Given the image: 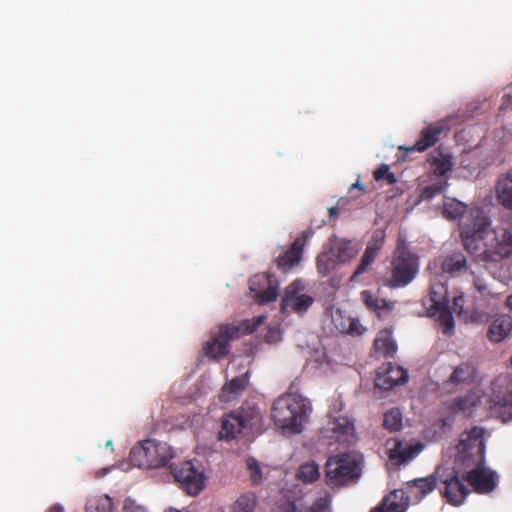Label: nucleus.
Here are the masks:
<instances>
[{
    "instance_id": "8",
    "label": "nucleus",
    "mask_w": 512,
    "mask_h": 512,
    "mask_svg": "<svg viewBox=\"0 0 512 512\" xmlns=\"http://www.w3.org/2000/svg\"><path fill=\"white\" fill-rule=\"evenodd\" d=\"M485 429L474 426L461 433L456 446L460 461L466 466L483 465L485 462Z\"/></svg>"
},
{
    "instance_id": "11",
    "label": "nucleus",
    "mask_w": 512,
    "mask_h": 512,
    "mask_svg": "<svg viewBox=\"0 0 512 512\" xmlns=\"http://www.w3.org/2000/svg\"><path fill=\"white\" fill-rule=\"evenodd\" d=\"M172 474L179 487L188 495L196 496L205 487V475L191 461L172 467Z\"/></svg>"
},
{
    "instance_id": "30",
    "label": "nucleus",
    "mask_w": 512,
    "mask_h": 512,
    "mask_svg": "<svg viewBox=\"0 0 512 512\" xmlns=\"http://www.w3.org/2000/svg\"><path fill=\"white\" fill-rule=\"evenodd\" d=\"M374 349L385 357H393L397 351V345L392 338V333L388 329L381 330L375 340Z\"/></svg>"
},
{
    "instance_id": "40",
    "label": "nucleus",
    "mask_w": 512,
    "mask_h": 512,
    "mask_svg": "<svg viewBox=\"0 0 512 512\" xmlns=\"http://www.w3.org/2000/svg\"><path fill=\"white\" fill-rule=\"evenodd\" d=\"M448 183L446 181H439L424 187L420 194V199L423 201H430L435 196L442 194Z\"/></svg>"
},
{
    "instance_id": "2",
    "label": "nucleus",
    "mask_w": 512,
    "mask_h": 512,
    "mask_svg": "<svg viewBox=\"0 0 512 512\" xmlns=\"http://www.w3.org/2000/svg\"><path fill=\"white\" fill-rule=\"evenodd\" d=\"M310 410L311 406L306 398L299 394L286 393L274 401L271 416L282 430L300 433Z\"/></svg>"
},
{
    "instance_id": "50",
    "label": "nucleus",
    "mask_w": 512,
    "mask_h": 512,
    "mask_svg": "<svg viewBox=\"0 0 512 512\" xmlns=\"http://www.w3.org/2000/svg\"><path fill=\"white\" fill-rule=\"evenodd\" d=\"M48 512H64V509L61 505L56 504L50 507Z\"/></svg>"
},
{
    "instance_id": "42",
    "label": "nucleus",
    "mask_w": 512,
    "mask_h": 512,
    "mask_svg": "<svg viewBox=\"0 0 512 512\" xmlns=\"http://www.w3.org/2000/svg\"><path fill=\"white\" fill-rule=\"evenodd\" d=\"M246 464L252 482L254 484H259L262 480V470L258 461L254 458H248Z\"/></svg>"
},
{
    "instance_id": "55",
    "label": "nucleus",
    "mask_w": 512,
    "mask_h": 512,
    "mask_svg": "<svg viewBox=\"0 0 512 512\" xmlns=\"http://www.w3.org/2000/svg\"><path fill=\"white\" fill-rule=\"evenodd\" d=\"M111 444H112L111 440L107 441V443H106L107 446H110Z\"/></svg>"
},
{
    "instance_id": "1",
    "label": "nucleus",
    "mask_w": 512,
    "mask_h": 512,
    "mask_svg": "<svg viewBox=\"0 0 512 512\" xmlns=\"http://www.w3.org/2000/svg\"><path fill=\"white\" fill-rule=\"evenodd\" d=\"M460 238L475 262L485 267L497 265L512 256V213L491 228L490 217L483 210L471 209L460 226Z\"/></svg>"
},
{
    "instance_id": "51",
    "label": "nucleus",
    "mask_w": 512,
    "mask_h": 512,
    "mask_svg": "<svg viewBox=\"0 0 512 512\" xmlns=\"http://www.w3.org/2000/svg\"><path fill=\"white\" fill-rule=\"evenodd\" d=\"M505 307L512 311V294L508 295L505 300Z\"/></svg>"
},
{
    "instance_id": "15",
    "label": "nucleus",
    "mask_w": 512,
    "mask_h": 512,
    "mask_svg": "<svg viewBox=\"0 0 512 512\" xmlns=\"http://www.w3.org/2000/svg\"><path fill=\"white\" fill-rule=\"evenodd\" d=\"M408 380V373L400 366L388 363L379 368L375 378L376 387L389 390L396 385L405 383Z\"/></svg>"
},
{
    "instance_id": "7",
    "label": "nucleus",
    "mask_w": 512,
    "mask_h": 512,
    "mask_svg": "<svg viewBox=\"0 0 512 512\" xmlns=\"http://www.w3.org/2000/svg\"><path fill=\"white\" fill-rule=\"evenodd\" d=\"M510 362L512 364V357ZM488 403L495 418L503 423L512 421V375L502 374L493 380Z\"/></svg>"
},
{
    "instance_id": "29",
    "label": "nucleus",
    "mask_w": 512,
    "mask_h": 512,
    "mask_svg": "<svg viewBox=\"0 0 512 512\" xmlns=\"http://www.w3.org/2000/svg\"><path fill=\"white\" fill-rule=\"evenodd\" d=\"M444 272L452 276H458L467 271V259L462 252H454L447 255L442 263Z\"/></svg>"
},
{
    "instance_id": "37",
    "label": "nucleus",
    "mask_w": 512,
    "mask_h": 512,
    "mask_svg": "<svg viewBox=\"0 0 512 512\" xmlns=\"http://www.w3.org/2000/svg\"><path fill=\"white\" fill-rule=\"evenodd\" d=\"M296 475L304 483H313L320 476L319 466L315 462L303 463L298 468Z\"/></svg>"
},
{
    "instance_id": "18",
    "label": "nucleus",
    "mask_w": 512,
    "mask_h": 512,
    "mask_svg": "<svg viewBox=\"0 0 512 512\" xmlns=\"http://www.w3.org/2000/svg\"><path fill=\"white\" fill-rule=\"evenodd\" d=\"M445 128L444 122L439 121L435 123H431L427 125L419 135V139L415 142L414 145L405 148L407 152H424L428 150L430 147L434 146L440 139V135L442 134Z\"/></svg>"
},
{
    "instance_id": "43",
    "label": "nucleus",
    "mask_w": 512,
    "mask_h": 512,
    "mask_svg": "<svg viewBox=\"0 0 512 512\" xmlns=\"http://www.w3.org/2000/svg\"><path fill=\"white\" fill-rule=\"evenodd\" d=\"M349 324L346 328H343V332L351 336H361L365 333L366 328L361 324L359 319L349 318Z\"/></svg>"
},
{
    "instance_id": "23",
    "label": "nucleus",
    "mask_w": 512,
    "mask_h": 512,
    "mask_svg": "<svg viewBox=\"0 0 512 512\" xmlns=\"http://www.w3.org/2000/svg\"><path fill=\"white\" fill-rule=\"evenodd\" d=\"M476 374V368L471 362H461L453 368L450 376L444 381V386L457 387L459 385L471 384L475 381Z\"/></svg>"
},
{
    "instance_id": "48",
    "label": "nucleus",
    "mask_w": 512,
    "mask_h": 512,
    "mask_svg": "<svg viewBox=\"0 0 512 512\" xmlns=\"http://www.w3.org/2000/svg\"><path fill=\"white\" fill-rule=\"evenodd\" d=\"M285 512H304V510L303 508L299 509L295 502H290Z\"/></svg>"
},
{
    "instance_id": "44",
    "label": "nucleus",
    "mask_w": 512,
    "mask_h": 512,
    "mask_svg": "<svg viewBox=\"0 0 512 512\" xmlns=\"http://www.w3.org/2000/svg\"><path fill=\"white\" fill-rule=\"evenodd\" d=\"M330 500L327 497L318 498L311 506L304 507V512H328Z\"/></svg>"
},
{
    "instance_id": "34",
    "label": "nucleus",
    "mask_w": 512,
    "mask_h": 512,
    "mask_svg": "<svg viewBox=\"0 0 512 512\" xmlns=\"http://www.w3.org/2000/svg\"><path fill=\"white\" fill-rule=\"evenodd\" d=\"M467 211V206L455 198H445L443 202V216L449 220L460 219Z\"/></svg>"
},
{
    "instance_id": "36",
    "label": "nucleus",
    "mask_w": 512,
    "mask_h": 512,
    "mask_svg": "<svg viewBox=\"0 0 512 512\" xmlns=\"http://www.w3.org/2000/svg\"><path fill=\"white\" fill-rule=\"evenodd\" d=\"M112 499L108 495L92 496L86 503V512H111Z\"/></svg>"
},
{
    "instance_id": "35",
    "label": "nucleus",
    "mask_w": 512,
    "mask_h": 512,
    "mask_svg": "<svg viewBox=\"0 0 512 512\" xmlns=\"http://www.w3.org/2000/svg\"><path fill=\"white\" fill-rule=\"evenodd\" d=\"M339 264L340 263L336 260L335 256L332 255L329 248L317 256V270L323 277L335 270Z\"/></svg>"
},
{
    "instance_id": "6",
    "label": "nucleus",
    "mask_w": 512,
    "mask_h": 512,
    "mask_svg": "<svg viewBox=\"0 0 512 512\" xmlns=\"http://www.w3.org/2000/svg\"><path fill=\"white\" fill-rule=\"evenodd\" d=\"M261 419L260 410L254 405L245 403L239 410L229 413L222 419L219 438L232 440L244 429H258Z\"/></svg>"
},
{
    "instance_id": "10",
    "label": "nucleus",
    "mask_w": 512,
    "mask_h": 512,
    "mask_svg": "<svg viewBox=\"0 0 512 512\" xmlns=\"http://www.w3.org/2000/svg\"><path fill=\"white\" fill-rule=\"evenodd\" d=\"M431 305L429 312L432 316H437L442 332L445 335H451L454 330V319L449 308V299L447 290L443 284L432 286L430 292Z\"/></svg>"
},
{
    "instance_id": "41",
    "label": "nucleus",
    "mask_w": 512,
    "mask_h": 512,
    "mask_svg": "<svg viewBox=\"0 0 512 512\" xmlns=\"http://www.w3.org/2000/svg\"><path fill=\"white\" fill-rule=\"evenodd\" d=\"M373 177L376 181H381L385 179L388 184H395L397 182L396 176L394 173L390 172L389 166L386 164H381L373 173Z\"/></svg>"
},
{
    "instance_id": "19",
    "label": "nucleus",
    "mask_w": 512,
    "mask_h": 512,
    "mask_svg": "<svg viewBox=\"0 0 512 512\" xmlns=\"http://www.w3.org/2000/svg\"><path fill=\"white\" fill-rule=\"evenodd\" d=\"M444 487L441 490L442 496L452 505H460L468 491L455 472L443 481Z\"/></svg>"
},
{
    "instance_id": "5",
    "label": "nucleus",
    "mask_w": 512,
    "mask_h": 512,
    "mask_svg": "<svg viewBox=\"0 0 512 512\" xmlns=\"http://www.w3.org/2000/svg\"><path fill=\"white\" fill-rule=\"evenodd\" d=\"M174 457L173 449L166 442L147 439L130 451V461L134 466L146 469L165 467Z\"/></svg>"
},
{
    "instance_id": "17",
    "label": "nucleus",
    "mask_w": 512,
    "mask_h": 512,
    "mask_svg": "<svg viewBox=\"0 0 512 512\" xmlns=\"http://www.w3.org/2000/svg\"><path fill=\"white\" fill-rule=\"evenodd\" d=\"M249 288L256 293L255 297L259 304H266L277 299V286L271 285L269 278L264 274H256L250 278Z\"/></svg>"
},
{
    "instance_id": "31",
    "label": "nucleus",
    "mask_w": 512,
    "mask_h": 512,
    "mask_svg": "<svg viewBox=\"0 0 512 512\" xmlns=\"http://www.w3.org/2000/svg\"><path fill=\"white\" fill-rule=\"evenodd\" d=\"M394 444L390 448L389 457L392 460H399L400 462H407L422 449V445L406 447L402 441L394 439Z\"/></svg>"
},
{
    "instance_id": "49",
    "label": "nucleus",
    "mask_w": 512,
    "mask_h": 512,
    "mask_svg": "<svg viewBox=\"0 0 512 512\" xmlns=\"http://www.w3.org/2000/svg\"><path fill=\"white\" fill-rule=\"evenodd\" d=\"M328 213H329L330 218H336L338 216V208L331 207L328 209Z\"/></svg>"
},
{
    "instance_id": "25",
    "label": "nucleus",
    "mask_w": 512,
    "mask_h": 512,
    "mask_svg": "<svg viewBox=\"0 0 512 512\" xmlns=\"http://www.w3.org/2000/svg\"><path fill=\"white\" fill-rule=\"evenodd\" d=\"M511 330L512 317L510 315H500L490 323L487 337L491 342L499 343L509 335Z\"/></svg>"
},
{
    "instance_id": "54",
    "label": "nucleus",
    "mask_w": 512,
    "mask_h": 512,
    "mask_svg": "<svg viewBox=\"0 0 512 512\" xmlns=\"http://www.w3.org/2000/svg\"><path fill=\"white\" fill-rule=\"evenodd\" d=\"M446 424H447L446 420H445V419H443V420H442V425H443V426H445Z\"/></svg>"
},
{
    "instance_id": "32",
    "label": "nucleus",
    "mask_w": 512,
    "mask_h": 512,
    "mask_svg": "<svg viewBox=\"0 0 512 512\" xmlns=\"http://www.w3.org/2000/svg\"><path fill=\"white\" fill-rule=\"evenodd\" d=\"M498 201L512 210V172L501 178L496 185Z\"/></svg>"
},
{
    "instance_id": "4",
    "label": "nucleus",
    "mask_w": 512,
    "mask_h": 512,
    "mask_svg": "<svg viewBox=\"0 0 512 512\" xmlns=\"http://www.w3.org/2000/svg\"><path fill=\"white\" fill-rule=\"evenodd\" d=\"M262 321L263 317L259 316L253 321L244 320L240 325H220L217 332L212 334L210 340L204 346L205 355L214 360L225 357L229 353L231 340L238 339L241 334L254 332Z\"/></svg>"
},
{
    "instance_id": "21",
    "label": "nucleus",
    "mask_w": 512,
    "mask_h": 512,
    "mask_svg": "<svg viewBox=\"0 0 512 512\" xmlns=\"http://www.w3.org/2000/svg\"><path fill=\"white\" fill-rule=\"evenodd\" d=\"M308 237L309 235L306 233L302 237L296 238L291 247L278 257L277 266L279 269L287 272L300 261Z\"/></svg>"
},
{
    "instance_id": "45",
    "label": "nucleus",
    "mask_w": 512,
    "mask_h": 512,
    "mask_svg": "<svg viewBox=\"0 0 512 512\" xmlns=\"http://www.w3.org/2000/svg\"><path fill=\"white\" fill-rule=\"evenodd\" d=\"M123 511L124 512H148L144 506L138 504L134 499H132L130 497L126 498L124 501Z\"/></svg>"
},
{
    "instance_id": "13",
    "label": "nucleus",
    "mask_w": 512,
    "mask_h": 512,
    "mask_svg": "<svg viewBox=\"0 0 512 512\" xmlns=\"http://www.w3.org/2000/svg\"><path fill=\"white\" fill-rule=\"evenodd\" d=\"M330 438L342 446L349 447L356 441L354 422L347 416H339L328 423Z\"/></svg>"
},
{
    "instance_id": "27",
    "label": "nucleus",
    "mask_w": 512,
    "mask_h": 512,
    "mask_svg": "<svg viewBox=\"0 0 512 512\" xmlns=\"http://www.w3.org/2000/svg\"><path fill=\"white\" fill-rule=\"evenodd\" d=\"M437 486L435 475L425 478L415 479L407 483L408 492L415 500L421 501L427 494L432 492Z\"/></svg>"
},
{
    "instance_id": "22",
    "label": "nucleus",
    "mask_w": 512,
    "mask_h": 512,
    "mask_svg": "<svg viewBox=\"0 0 512 512\" xmlns=\"http://www.w3.org/2000/svg\"><path fill=\"white\" fill-rule=\"evenodd\" d=\"M431 172L437 177H445L452 171L454 166L453 157L445 153L441 148L432 151L427 158Z\"/></svg>"
},
{
    "instance_id": "24",
    "label": "nucleus",
    "mask_w": 512,
    "mask_h": 512,
    "mask_svg": "<svg viewBox=\"0 0 512 512\" xmlns=\"http://www.w3.org/2000/svg\"><path fill=\"white\" fill-rule=\"evenodd\" d=\"M249 384V373L246 372L226 382L220 394L221 401L231 402L237 399L246 390Z\"/></svg>"
},
{
    "instance_id": "53",
    "label": "nucleus",
    "mask_w": 512,
    "mask_h": 512,
    "mask_svg": "<svg viewBox=\"0 0 512 512\" xmlns=\"http://www.w3.org/2000/svg\"><path fill=\"white\" fill-rule=\"evenodd\" d=\"M504 99H506V101H504L503 104H505L506 102H510L512 100V97L510 95H505Z\"/></svg>"
},
{
    "instance_id": "33",
    "label": "nucleus",
    "mask_w": 512,
    "mask_h": 512,
    "mask_svg": "<svg viewBox=\"0 0 512 512\" xmlns=\"http://www.w3.org/2000/svg\"><path fill=\"white\" fill-rule=\"evenodd\" d=\"M478 401L479 399L476 394L473 391H469L464 396L453 399L448 407L453 414H457L473 408Z\"/></svg>"
},
{
    "instance_id": "52",
    "label": "nucleus",
    "mask_w": 512,
    "mask_h": 512,
    "mask_svg": "<svg viewBox=\"0 0 512 512\" xmlns=\"http://www.w3.org/2000/svg\"><path fill=\"white\" fill-rule=\"evenodd\" d=\"M351 188H358V189H360L363 192L365 191L363 185L360 184L358 181L356 183H354Z\"/></svg>"
},
{
    "instance_id": "12",
    "label": "nucleus",
    "mask_w": 512,
    "mask_h": 512,
    "mask_svg": "<svg viewBox=\"0 0 512 512\" xmlns=\"http://www.w3.org/2000/svg\"><path fill=\"white\" fill-rule=\"evenodd\" d=\"M299 286L296 282L290 284L281 299L280 311L282 313H305L313 304V298L307 294H299Z\"/></svg>"
},
{
    "instance_id": "28",
    "label": "nucleus",
    "mask_w": 512,
    "mask_h": 512,
    "mask_svg": "<svg viewBox=\"0 0 512 512\" xmlns=\"http://www.w3.org/2000/svg\"><path fill=\"white\" fill-rule=\"evenodd\" d=\"M360 298L366 308L377 316H380L383 311H391L394 308L393 302L378 297L370 290H363L360 293Z\"/></svg>"
},
{
    "instance_id": "3",
    "label": "nucleus",
    "mask_w": 512,
    "mask_h": 512,
    "mask_svg": "<svg viewBox=\"0 0 512 512\" xmlns=\"http://www.w3.org/2000/svg\"><path fill=\"white\" fill-rule=\"evenodd\" d=\"M419 270V258L404 244L398 245L393 253L384 285L391 289L409 285Z\"/></svg>"
},
{
    "instance_id": "39",
    "label": "nucleus",
    "mask_w": 512,
    "mask_h": 512,
    "mask_svg": "<svg viewBox=\"0 0 512 512\" xmlns=\"http://www.w3.org/2000/svg\"><path fill=\"white\" fill-rule=\"evenodd\" d=\"M257 506V498L254 493L242 494L233 505V512H254Z\"/></svg>"
},
{
    "instance_id": "38",
    "label": "nucleus",
    "mask_w": 512,
    "mask_h": 512,
    "mask_svg": "<svg viewBox=\"0 0 512 512\" xmlns=\"http://www.w3.org/2000/svg\"><path fill=\"white\" fill-rule=\"evenodd\" d=\"M402 412L398 408H391L384 414L383 427L390 432H396L402 428Z\"/></svg>"
},
{
    "instance_id": "9",
    "label": "nucleus",
    "mask_w": 512,
    "mask_h": 512,
    "mask_svg": "<svg viewBox=\"0 0 512 512\" xmlns=\"http://www.w3.org/2000/svg\"><path fill=\"white\" fill-rule=\"evenodd\" d=\"M359 477L357 462L349 454L330 457L326 462L325 481L330 487H340Z\"/></svg>"
},
{
    "instance_id": "46",
    "label": "nucleus",
    "mask_w": 512,
    "mask_h": 512,
    "mask_svg": "<svg viewBox=\"0 0 512 512\" xmlns=\"http://www.w3.org/2000/svg\"><path fill=\"white\" fill-rule=\"evenodd\" d=\"M474 287L479 291L482 295H491V291L489 290L488 284L481 278H474Z\"/></svg>"
},
{
    "instance_id": "20",
    "label": "nucleus",
    "mask_w": 512,
    "mask_h": 512,
    "mask_svg": "<svg viewBox=\"0 0 512 512\" xmlns=\"http://www.w3.org/2000/svg\"><path fill=\"white\" fill-rule=\"evenodd\" d=\"M409 497L402 489L394 490L370 512H405L409 506Z\"/></svg>"
},
{
    "instance_id": "16",
    "label": "nucleus",
    "mask_w": 512,
    "mask_h": 512,
    "mask_svg": "<svg viewBox=\"0 0 512 512\" xmlns=\"http://www.w3.org/2000/svg\"><path fill=\"white\" fill-rule=\"evenodd\" d=\"M475 468L469 471L465 480L478 493H489L496 487V473L483 468V465H474Z\"/></svg>"
},
{
    "instance_id": "14",
    "label": "nucleus",
    "mask_w": 512,
    "mask_h": 512,
    "mask_svg": "<svg viewBox=\"0 0 512 512\" xmlns=\"http://www.w3.org/2000/svg\"><path fill=\"white\" fill-rule=\"evenodd\" d=\"M384 238V232L382 231H376L373 234L371 240L369 241L364 251L360 263L358 264L357 268L350 277L351 283L357 282L358 277L368 271L369 267L376 259L379 250L382 248L384 244Z\"/></svg>"
},
{
    "instance_id": "47",
    "label": "nucleus",
    "mask_w": 512,
    "mask_h": 512,
    "mask_svg": "<svg viewBox=\"0 0 512 512\" xmlns=\"http://www.w3.org/2000/svg\"><path fill=\"white\" fill-rule=\"evenodd\" d=\"M464 297L462 295L455 296L453 298V310L457 314H461L463 311Z\"/></svg>"
},
{
    "instance_id": "26",
    "label": "nucleus",
    "mask_w": 512,
    "mask_h": 512,
    "mask_svg": "<svg viewBox=\"0 0 512 512\" xmlns=\"http://www.w3.org/2000/svg\"><path fill=\"white\" fill-rule=\"evenodd\" d=\"M328 248L340 264L350 261L358 253L356 245L346 239H332Z\"/></svg>"
}]
</instances>
